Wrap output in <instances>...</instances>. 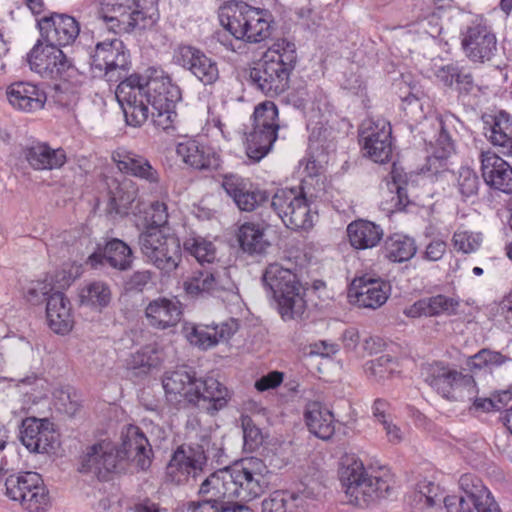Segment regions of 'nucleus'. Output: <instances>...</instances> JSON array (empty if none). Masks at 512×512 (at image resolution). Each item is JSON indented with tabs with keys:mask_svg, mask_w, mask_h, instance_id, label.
Listing matches in <instances>:
<instances>
[{
	"mask_svg": "<svg viewBox=\"0 0 512 512\" xmlns=\"http://www.w3.org/2000/svg\"><path fill=\"white\" fill-rule=\"evenodd\" d=\"M115 96L128 125L140 127L151 114L153 124L162 130L172 128L177 118L176 105L182 100L180 87L156 67L130 74L118 84Z\"/></svg>",
	"mask_w": 512,
	"mask_h": 512,
	"instance_id": "nucleus-1",
	"label": "nucleus"
},
{
	"mask_svg": "<svg viewBox=\"0 0 512 512\" xmlns=\"http://www.w3.org/2000/svg\"><path fill=\"white\" fill-rule=\"evenodd\" d=\"M162 384L170 403L186 402L211 415L225 408L231 398L228 388L216 378H196L195 372L185 367L166 372Z\"/></svg>",
	"mask_w": 512,
	"mask_h": 512,
	"instance_id": "nucleus-2",
	"label": "nucleus"
},
{
	"mask_svg": "<svg viewBox=\"0 0 512 512\" xmlns=\"http://www.w3.org/2000/svg\"><path fill=\"white\" fill-rule=\"evenodd\" d=\"M297 63L296 46L281 39L263 54L260 61L250 69L252 85L268 97H276L289 88L290 75Z\"/></svg>",
	"mask_w": 512,
	"mask_h": 512,
	"instance_id": "nucleus-3",
	"label": "nucleus"
},
{
	"mask_svg": "<svg viewBox=\"0 0 512 512\" xmlns=\"http://www.w3.org/2000/svg\"><path fill=\"white\" fill-rule=\"evenodd\" d=\"M262 281L265 288L272 293L284 321L302 317L306 309L305 289L293 270L279 263H271L265 268Z\"/></svg>",
	"mask_w": 512,
	"mask_h": 512,
	"instance_id": "nucleus-4",
	"label": "nucleus"
},
{
	"mask_svg": "<svg viewBox=\"0 0 512 512\" xmlns=\"http://www.w3.org/2000/svg\"><path fill=\"white\" fill-rule=\"evenodd\" d=\"M219 20L236 40L258 43L270 36L267 11L244 2H229L220 7Z\"/></svg>",
	"mask_w": 512,
	"mask_h": 512,
	"instance_id": "nucleus-5",
	"label": "nucleus"
},
{
	"mask_svg": "<svg viewBox=\"0 0 512 512\" xmlns=\"http://www.w3.org/2000/svg\"><path fill=\"white\" fill-rule=\"evenodd\" d=\"M142 254L159 270L171 273L181 262L182 250L175 234L158 227H146L138 237Z\"/></svg>",
	"mask_w": 512,
	"mask_h": 512,
	"instance_id": "nucleus-6",
	"label": "nucleus"
},
{
	"mask_svg": "<svg viewBox=\"0 0 512 512\" xmlns=\"http://www.w3.org/2000/svg\"><path fill=\"white\" fill-rule=\"evenodd\" d=\"M421 374L431 388L448 400H470L478 392L472 375L462 374L441 362L424 365Z\"/></svg>",
	"mask_w": 512,
	"mask_h": 512,
	"instance_id": "nucleus-7",
	"label": "nucleus"
},
{
	"mask_svg": "<svg viewBox=\"0 0 512 512\" xmlns=\"http://www.w3.org/2000/svg\"><path fill=\"white\" fill-rule=\"evenodd\" d=\"M342 482L349 501L359 507L368 506L385 497L390 490L386 480L378 476H368L363 463L357 460L342 472Z\"/></svg>",
	"mask_w": 512,
	"mask_h": 512,
	"instance_id": "nucleus-8",
	"label": "nucleus"
},
{
	"mask_svg": "<svg viewBox=\"0 0 512 512\" xmlns=\"http://www.w3.org/2000/svg\"><path fill=\"white\" fill-rule=\"evenodd\" d=\"M131 64L130 51L119 38L98 42L90 57L91 68L103 74L108 82L121 83L128 78Z\"/></svg>",
	"mask_w": 512,
	"mask_h": 512,
	"instance_id": "nucleus-9",
	"label": "nucleus"
},
{
	"mask_svg": "<svg viewBox=\"0 0 512 512\" xmlns=\"http://www.w3.org/2000/svg\"><path fill=\"white\" fill-rule=\"evenodd\" d=\"M459 486L461 494L448 495L443 500L448 512H501L490 491L477 476L463 474Z\"/></svg>",
	"mask_w": 512,
	"mask_h": 512,
	"instance_id": "nucleus-10",
	"label": "nucleus"
},
{
	"mask_svg": "<svg viewBox=\"0 0 512 512\" xmlns=\"http://www.w3.org/2000/svg\"><path fill=\"white\" fill-rule=\"evenodd\" d=\"M228 468L235 499L249 502L260 497L267 489L269 470L263 460L250 457Z\"/></svg>",
	"mask_w": 512,
	"mask_h": 512,
	"instance_id": "nucleus-11",
	"label": "nucleus"
},
{
	"mask_svg": "<svg viewBox=\"0 0 512 512\" xmlns=\"http://www.w3.org/2000/svg\"><path fill=\"white\" fill-rule=\"evenodd\" d=\"M271 207L289 229L306 230L313 226L314 215L302 189H278L271 198Z\"/></svg>",
	"mask_w": 512,
	"mask_h": 512,
	"instance_id": "nucleus-12",
	"label": "nucleus"
},
{
	"mask_svg": "<svg viewBox=\"0 0 512 512\" xmlns=\"http://www.w3.org/2000/svg\"><path fill=\"white\" fill-rule=\"evenodd\" d=\"M207 468V456L203 445L180 446L173 453L167 467V479L181 485L190 480H196Z\"/></svg>",
	"mask_w": 512,
	"mask_h": 512,
	"instance_id": "nucleus-13",
	"label": "nucleus"
},
{
	"mask_svg": "<svg viewBox=\"0 0 512 512\" xmlns=\"http://www.w3.org/2000/svg\"><path fill=\"white\" fill-rule=\"evenodd\" d=\"M364 155L376 163H386L392 155V128L385 119L366 120L359 131Z\"/></svg>",
	"mask_w": 512,
	"mask_h": 512,
	"instance_id": "nucleus-14",
	"label": "nucleus"
},
{
	"mask_svg": "<svg viewBox=\"0 0 512 512\" xmlns=\"http://www.w3.org/2000/svg\"><path fill=\"white\" fill-rule=\"evenodd\" d=\"M238 328V321L230 318L221 323L212 322L210 324L185 322L182 325L181 333L190 344L207 350L220 342L228 341Z\"/></svg>",
	"mask_w": 512,
	"mask_h": 512,
	"instance_id": "nucleus-15",
	"label": "nucleus"
},
{
	"mask_svg": "<svg viewBox=\"0 0 512 512\" xmlns=\"http://www.w3.org/2000/svg\"><path fill=\"white\" fill-rule=\"evenodd\" d=\"M37 28L43 42L59 48L74 43L80 33V24L73 16L58 12L37 19Z\"/></svg>",
	"mask_w": 512,
	"mask_h": 512,
	"instance_id": "nucleus-16",
	"label": "nucleus"
},
{
	"mask_svg": "<svg viewBox=\"0 0 512 512\" xmlns=\"http://www.w3.org/2000/svg\"><path fill=\"white\" fill-rule=\"evenodd\" d=\"M20 441L33 453H50L58 446V433L47 418L27 417L22 420Z\"/></svg>",
	"mask_w": 512,
	"mask_h": 512,
	"instance_id": "nucleus-17",
	"label": "nucleus"
},
{
	"mask_svg": "<svg viewBox=\"0 0 512 512\" xmlns=\"http://www.w3.org/2000/svg\"><path fill=\"white\" fill-rule=\"evenodd\" d=\"M221 186L241 211L252 212L270 199L266 190L237 174L224 175Z\"/></svg>",
	"mask_w": 512,
	"mask_h": 512,
	"instance_id": "nucleus-18",
	"label": "nucleus"
},
{
	"mask_svg": "<svg viewBox=\"0 0 512 512\" xmlns=\"http://www.w3.org/2000/svg\"><path fill=\"white\" fill-rule=\"evenodd\" d=\"M39 39L27 55L31 70L45 78H57L70 67V63L63 51Z\"/></svg>",
	"mask_w": 512,
	"mask_h": 512,
	"instance_id": "nucleus-19",
	"label": "nucleus"
},
{
	"mask_svg": "<svg viewBox=\"0 0 512 512\" xmlns=\"http://www.w3.org/2000/svg\"><path fill=\"white\" fill-rule=\"evenodd\" d=\"M390 284L380 277L364 274L353 279L348 296L354 297L359 307L377 309L384 305L390 295Z\"/></svg>",
	"mask_w": 512,
	"mask_h": 512,
	"instance_id": "nucleus-20",
	"label": "nucleus"
},
{
	"mask_svg": "<svg viewBox=\"0 0 512 512\" xmlns=\"http://www.w3.org/2000/svg\"><path fill=\"white\" fill-rule=\"evenodd\" d=\"M122 443L117 447L119 463L127 460L142 470L150 467L153 457L152 447L142 430L135 425H127L121 432Z\"/></svg>",
	"mask_w": 512,
	"mask_h": 512,
	"instance_id": "nucleus-21",
	"label": "nucleus"
},
{
	"mask_svg": "<svg viewBox=\"0 0 512 512\" xmlns=\"http://www.w3.org/2000/svg\"><path fill=\"white\" fill-rule=\"evenodd\" d=\"M119 465L117 446L112 442L102 441L87 448L79 471L92 473L100 480H107L108 474L117 471Z\"/></svg>",
	"mask_w": 512,
	"mask_h": 512,
	"instance_id": "nucleus-22",
	"label": "nucleus"
},
{
	"mask_svg": "<svg viewBox=\"0 0 512 512\" xmlns=\"http://www.w3.org/2000/svg\"><path fill=\"white\" fill-rule=\"evenodd\" d=\"M174 59L204 85H212L219 78L217 63L194 46L180 45L175 50Z\"/></svg>",
	"mask_w": 512,
	"mask_h": 512,
	"instance_id": "nucleus-23",
	"label": "nucleus"
},
{
	"mask_svg": "<svg viewBox=\"0 0 512 512\" xmlns=\"http://www.w3.org/2000/svg\"><path fill=\"white\" fill-rule=\"evenodd\" d=\"M112 159L122 173L144 181L152 189L160 187V171L145 156L133 151L118 149L112 153Z\"/></svg>",
	"mask_w": 512,
	"mask_h": 512,
	"instance_id": "nucleus-24",
	"label": "nucleus"
},
{
	"mask_svg": "<svg viewBox=\"0 0 512 512\" xmlns=\"http://www.w3.org/2000/svg\"><path fill=\"white\" fill-rule=\"evenodd\" d=\"M226 268L221 265L195 270L184 281V290L191 297H204L228 289Z\"/></svg>",
	"mask_w": 512,
	"mask_h": 512,
	"instance_id": "nucleus-25",
	"label": "nucleus"
},
{
	"mask_svg": "<svg viewBox=\"0 0 512 512\" xmlns=\"http://www.w3.org/2000/svg\"><path fill=\"white\" fill-rule=\"evenodd\" d=\"M462 46L471 61L485 62L497 51V40L487 26L477 24L467 29Z\"/></svg>",
	"mask_w": 512,
	"mask_h": 512,
	"instance_id": "nucleus-26",
	"label": "nucleus"
},
{
	"mask_svg": "<svg viewBox=\"0 0 512 512\" xmlns=\"http://www.w3.org/2000/svg\"><path fill=\"white\" fill-rule=\"evenodd\" d=\"M481 172L484 182L491 188L512 194V167L492 151L480 154Z\"/></svg>",
	"mask_w": 512,
	"mask_h": 512,
	"instance_id": "nucleus-27",
	"label": "nucleus"
},
{
	"mask_svg": "<svg viewBox=\"0 0 512 512\" xmlns=\"http://www.w3.org/2000/svg\"><path fill=\"white\" fill-rule=\"evenodd\" d=\"M183 314L182 304L177 298L159 297L148 303L145 317L154 329L166 330L175 327Z\"/></svg>",
	"mask_w": 512,
	"mask_h": 512,
	"instance_id": "nucleus-28",
	"label": "nucleus"
},
{
	"mask_svg": "<svg viewBox=\"0 0 512 512\" xmlns=\"http://www.w3.org/2000/svg\"><path fill=\"white\" fill-rule=\"evenodd\" d=\"M9 104L16 110L32 113L41 110L47 95L43 89L30 82H14L6 89Z\"/></svg>",
	"mask_w": 512,
	"mask_h": 512,
	"instance_id": "nucleus-29",
	"label": "nucleus"
},
{
	"mask_svg": "<svg viewBox=\"0 0 512 512\" xmlns=\"http://www.w3.org/2000/svg\"><path fill=\"white\" fill-rule=\"evenodd\" d=\"M199 495L202 497L200 501H209L219 506H224L235 499L229 468L225 467L211 473L201 483Z\"/></svg>",
	"mask_w": 512,
	"mask_h": 512,
	"instance_id": "nucleus-30",
	"label": "nucleus"
},
{
	"mask_svg": "<svg viewBox=\"0 0 512 512\" xmlns=\"http://www.w3.org/2000/svg\"><path fill=\"white\" fill-rule=\"evenodd\" d=\"M176 152L184 163L197 170H216L220 166V156L193 139L178 143Z\"/></svg>",
	"mask_w": 512,
	"mask_h": 512,
	"instance_id": "nucleus-31",
	"label": "nucleus"
},
{
	"mask_svg": "<svg viewBox=\"0 0 512 512\" xmlns=\"http://www.w3.org/2000/svg\"><path fill=\"white\" fill-rule=\"evenodd\" d=\"M26 161L34 170H53L66 162V153L62 148L53 149L45 142H33L23 149Z\"/></svg>",
	"mask_w": 512,
	"mask_h": 512,
	"instance_id": "nucleus-32",
	"label": "nucleus"
},
{
	"mask_svg": "<svg viewBox=\"0 0 512 512\" xmlns=\"http://www.w3.org/2000/svg\"><path fill=\"white\" fill-rule=\"evenodd\" d=\"M132 262L133 255L131 248L124 241L117 238L106 243L103 253L95 252L88 257L87 261L92 267L107 263L120 271L130 269Z\"/></svg>",
	"mask_w": 512,
	"mask_h": 512,
	"instance_id": "nucleus-33",
	"label": "nucleus"
},
{
	"mask_svg": "<svg viewBox=\"0 0 512 512\" xmlns=\"http://www.w3.org/2000/svg\"><path fill=\"white\" fill-rule=\"evenodd\" d=\"M435 77L444 86L454 88L460 97L475 94L479 90L472 73L455 63L439 67L435 72Z\"/></svg>",
	"mask_w": 512,
	"mask_h": 512,
	"instance_id": "nucleus-34",
	"label": "nucleus"
},
{
	"mask_svg": "<svg viewBox=\"0 0 512 512\" xmlns=\"http://www.w3.org/2000/svg\"><path fill=\"white\" fill-rule=\"evenodd\" d=\"M302 489H298L297 493L288 491H275L262 502V512H296V501L300 495L304 498H314L319 492L320 485L314 483L309 486L304 482L301 483Z\"/></svg>",
	"mask_w": 512,
	"mask_h": 512,
	"instance_id": "nucleus-35",
	"label": "nucleus"
},
{
	"mask_svg": "<svg viewBox=\"0 0 512 512\" xmlns=\"http://www.w3.org/2000/svg\"><path fill=\"white\" fill-rule=\"evenodd\" d=\"M304 418L308 430L322 440H329L335 433L333 413L322 403L314 401L306 405Z\"/></svg>",
	"mask_w": 512,
	"mask_h": 512,
	"instance_id": "nucleus-36",
	"label": "nucleus"
},
{
	"mask_svg": "<svg viewBox=\"0 0 512 512\" xmlns=\"http://www.w3.org/2000/svg\"><path fill=\"white\" fill-rule=\"evenodd\" d=\"M46 316L49 327L57 334L68 333L73 326L70 301L62 292L49 295L46 304Z\"/></svg>",
	"mask_w": 512,
	"mask_h": 512,
	"instance_id": "nucleus-37",
	"label": "nucleus"
},
{
	"mask_svg": "<svg viewBox=\"0 0 512 512\" xmlns=\"http://www.w3.org/2000/svg\"><path fill=\"white\" fill-rule=\"evenodd\" d=\"M350 244L355 249H370L379 244L384 231L380 225L368 220H355L347 227Z\"/></svg>",
	"mask_w": 512,
	"mask_h": 512,
	"instance_id": "nucleus-38",
	"label": "nucleus"
},
{
	"mask_svg": "<svg viewBox=\"0 0 512 512\" xmlns=\"http://www.w3.org/2000/svg\"><path fill=\"white\" fill-rule=\"evenodd\" d=\"M130 0H105L101 17L107 29L116 34L129 33L127 22H130Z\"/></svg>",
	"mask_w": 512,
	"mask_h": 512,
	"instance_id": "nucleus-39",
	"label": "nucleus"
},
{
	"mask_svg": "<svg viewBox=\"0 0 512 512\" xmlns=\"http://www.w3.org/2000/svg\"><path fill=\"white\" fill-rule=\"evenodd\" d=\"M45 486L41 475L26 471L9 475L5 480V495L14 502H19L25 495L36 488Z\"/></svg>",
	"mask_w": 512,
	"mask_h": 512,
	"instance_id": "nucleus-40",
	"label": "nucleus"
},
{
	"mask_svg": "<svg viewBox=\"0 0 512 512\" xmlns=\"http://www.w3.org/2000/svg\"><path fill=\"white\" fill-rule=\"evenodd\" d=\"M417 249L414 238L395 233L385 239L382 254L390 262L402 263L413 258L417 253Z\"/></svg>",
	"mask_w": 512,
	"mask_h": 512,
	"instance_id": "nucleus-41",
	"label": "nucleus"
},
{
	"mask_svg": "<svg viewBox=\"0 0 512 512\" xmlns=\"http://www.w3.org/2000/svg\"><path fill=\"white\" fill-rule=\"evenodd\" d=\"M129 33L152 27L159 19L158 0H130Z\"/></svg>",
	"mask_w": 512,
	"mask_h": 512,
	"instance_id": "nucleus-42",
	"label": "nucleus"
},
{
	"mask_svg": "<svg viewBox=\"0 0 512 512\" xmlns=\"http://www.w3.org/2000/svg\"><path fill=\"white\" fill-rule=\"evenodd\" d=\"M238 242L241 249L252 256L264 254L270 246L264 238V228L252 222H246L240 226Z\"/></svg>",
	"mask_w": 512,
	"mask_h": 512,
	"instance_id": "nucleus-43",
	"label": "nucleus"
},
{
	"mask_svg": "<svg viewBox=\"0 0 512 512\" xmlns=\"http://www.w3.org/2000/svg\"><path fill=\"white\" fill-rule=\"evenodd\" d=\"M489 140L500 153L512 156V117L508 113L500 111L495 116Z\"/></svg>",
	"mask_w": 512,
	"mask_h": 512,
	"instance_id": "nucleus-44",
	"label": "nucleus"
},
{
	"mask_svg": "<svg viewBox=\"0 0 512 512\" xmlns=\"http://www.w3.org/2000/svg\"><path fill=\"white\" fill-rule=\"evenodd\" d=\"M107 212L119 216L128 214L135 200V192L127 188V183H120L117 179H111L108 183Z\"/></svg>",
	"mask_w": 512,
	"mask_h": 512,
	"instance_id": "nucleus-45",
	"label": "nucleus"
},
{
	"mask_svg": "<svg viewBox=\"0 0 512 512\" xmlns=\"http://www.w3.org/2000/svg\"><path fill=\"white\" fill-rule=\"evenodd\" d=\"M278 134L273 131H267L253 127V130L247 135L246 154L254 162L260 161L271 150Z\"/></svg>",
	"mask_w": 512,
	"mask_h": 512,
	"instance_id": "nucleus-46",
	"label": "nucleus"
},
{
	"mask_svg": "<svg viewBox=\"0 0 512 512\" xmlns=\"http://www.w3.org/2000/svg\"><path fill=\"white\" fill-rule=\"evenodd\" d=\"M183 250L194 257L201 266L205 263L213 265L216 260L215 245L201 236L186 238L183 242Z\"/></svg>",
	"mask_w": 512,
	"mask_h": 512,
	"instance_id": "nucleus-47",
	"label": "nucleus"
},
{
	"mask_svg": "<svg viewBox=\"0 0 512 512\" xmlns=\"http://www.w3.org/2000/svg\"><path fill=\"white\" fill-rule=\"evenodd\" d=\"M80 301L92 307H105L111 300L109 286L102 281H94L84 286L79 293Z\"/></svg>",
	"mask_w": 512,
	"mask_h": 512,
	"instance_id": "nucleus-48",
	"label": "nucleus"
},
{
	"mask_svg": "<svg viewBox=\"0 0 512 512\" xmlns=\"http://www.w3.org/2000/svg\"><path fill=\"white\" fill-rule=\"evenodd\" d=\"M511 359L501 352L483 348L476 354L468 357L466 365L470 371L475 372L482 369L500 367Z\"/></svg>",
	"mask_w": 512,
	"mask_h": 512,
	"instance_id": "nucleus-49",
	"label": "nucleus"
},
{
	"mask_svg": "<svg viewBox=\"0 0 512 512\" xmlns=\"http://www.w3.org/2000/svg\"><path fill=\"white\" fill-rule=\"evenodd\" d=\"M397 362L392 356L385 354L366 362L364 369L366 375L376 382L389 379L396 371Z\"/></svg>",
	"mask_w": 512,
	"mask_h": 512,
	"instance_id": "nucleus-50",
	"label": "nucleus"
},
{
	"mask_svg": "<svg viewBox=\"0 0 512 512\" xmlns=\"http://www.w3.org/2000/svg\"><path fill=\"white\" fill-rule=\"evenodd\" d=\"M253 127L278 133V109L273 102L265 101L255 107Z\"/></svg>",
	"mask_w": 512,
	"mask_h": 512,
	"instance_id": "nucleus-51",
	"label": "nucleus"
},
{
	"mask_svg": "<svg viewBox=\"0 0 512 512\" xmlns=\"http://www.w3.org/2000/svg\"><path fill=\"white\" fill-rule=\"evenodd\" d=\"M160 364L158 350L153 345H146L131 354L128 360L129 368L148 372L151 368H155Z\"/></svg>",
	"mask_w": 512,
	"mask_h": 512,
	"instance_id": "nucleus-52",
	"label": "nucleus"
},
{
	"mask_svg": "<svg viewBox=\"0 0 512 512\" xmlns=\"http://www.w3.org/2000/svg\"><path fill=\"white\" fill-rule=\"evenodd\" d=\"M439 122V135L436 140L437 145L442 149V153L438 156L439 158L447 157L453 150L454 145L450 134V128L455 127V124H459V119L451 114L447 113L438 118Z\"/></svg>",
	"mask_w": 512,
	"mask_h": 512,
	"instance_id": "nucleus-53",
	"label": "nucleus"
},
{
	"mask_svg": "<svg viewBox=\"0 0 512 512\" xmlns=\"http://www.w3.org/2000/svg\"><path fill=\"white\" fill-rule=\"evenodd\" d=\"M19 505L28 512H46L50 506L49 491L46 486L36 488L28 495H25L19 502Z\"/></svg>",
	"mask_w": 512,
	"mask_h": 512,
	"instance_id": "nucleus-54",
	"label": "nucleus"
},
{
	"mask_svg": "<svg viewBox=\"0 0 512 512\" xmlns=\"http://www.w3.org/2000/svg\"><path fill=\"white\" fill-rule=\"evenodd\" d=\"M427 316H436L442 313L454 314L459 305L458 301L445 295H436L424 298Z\"/></svg>",
	"mask_w": 512,
	"mask_h": 512,
	"instance_id": "nucleus-55",
	"label": "nucleus"
},
{
	"mask_svg": "<svg viewBox=\"0 0 512 512\" xmlns=\"http://www.w3.org/2000/svg\"><path fill=\"white\" fill-rule=\"evenodd\" d=\"M56 405L59 410L72 416L80 408V398L72 387H64L55 392Z\"/></svg>",
	"mask_w": 512,
	"mask_h": 512,
	"instance_id": "nucleus-56",
	"label": "nucleus"
},
{
	"mask_svg": "<svg viewBox=\"0 0 512 512\" xmlns=\"http://www.w3.org/2000/svg\"><path fill=\"white\" fill-rule=\"evenodd\" d=\"M479 178L470 168L464 167L459 170L457 188L463 198L475 196L478 192Z\"/></svg>",
	"mask_w": 512,
	"mask_h": 512,
	"instance_id": "nucleus-57",
	"label": "nucleus"
},
{
	"mask_svg": "<svg viewBox=\"0 0 512 512\" xmlns=\"http://www.w3.org/2000/svg\"><path fill=\"white\" fill-rule=\"evenodd\" d=\"M242 428L245 449L249 451L256 450L264 439L261 429L255 425L249 416L242 418Z\"/></svg>",
	"mask_w": 512,
	"mask_h": 512,
	"instance_id": "nucleus-58",
	"label": "nucleus"
},
{
	"mask_svg": "<svg viewBox=\"0 0 512 512\" xmlns=\"http://www.w3.org/2000/svg\"><path fill=\"white\" fill-rule=\"evenodd\" d=\"M480 234H474L468 231H456L453 235L454 248L463 253L475 252L481 244Z\"/></svg>",
	"mask_w": 512,
	"mask_h": 512,
	"instance_id": "nucleus-59",
	"label": "nucleus"
},
{
	"mask_svg": "<svg viewBox=\"0 0 512 512\" xmlns=\"http://www.w3.org/2000/svg\"><path fill=\"white\" fill-rule=\"evenodd\" d=\"M53 290V286L51 283L44 281H34L31 282L25 292V297L27 301L31 304H39L42 301H46L51 295Z\"/></svg>",
	"mask_w": 512,
	"mask_h": 512,
	"instance_id": "nucleus-60",
	"label": "nucleus"
},
{
	"mask_svg": "<svg viewBox=\"0 0 512 512\" xmlns=\"http://www.w3.org/2000/svg\"><path fill=\"white\" fill-rule=\"evenodd\" d=\"M332 134L333 131L331 128L324 126L315 127L309 136L310 145L316 149L321 148L324 151L334 149L335 144L334 137H331Z\"/></svg>",
	"mask_w": 512,
	"mask_h": 512,
	"instance_id": "nucleus-61",
	"label": "nucleus"
},
{
	"mask_svg": "<svg viewBox=\"0 0 512 512\" xmlns=\"http://www.w3.org/2000/svg\"><path fill=\"white\" fill-rule=\"evenodd\" d=\"M447 244L442 239H432L421 253V258L429 262L441 260L446 253Z\"/></svg>",
	"mask_w": 512,
	"mask_h": 512,
	"instance_id": "nucleus-62",
	"label": "nucleus"
},
{
	"mask_svg": "<svg viewBox=\"0 0 512 512\" xmlns=\"http://www.w3.org/2000/svg\"><path fill=\"white\" fill-rule=\"evenodd\" d=\"M150 224L147 227H158L164 229L168 222L167 205L164 202L155 201L150 206Z\"/></svg>",
	"mask_w": 512,
	"mask_h": 512,
	"instance_id": "nucleus-63",
	"label": "nucleus"
},
{
	"mask_svg": "<svg viewBox=\"0 0 512 512\" xmlns=\"http://www.w3.org/2000/svg\"><path fill=\"white\" fill-rule=\"evenodd\" d=\"M283 381V374L278 371H273L267 375L262 376L255 382V388L259 392H264L278 387Z\"/></svg>",
	"mask_w": 512,
	"mask_h": 512,
	"instance_id": "nucleus-64",
	"label": "nucleus"
}]
</instances>
